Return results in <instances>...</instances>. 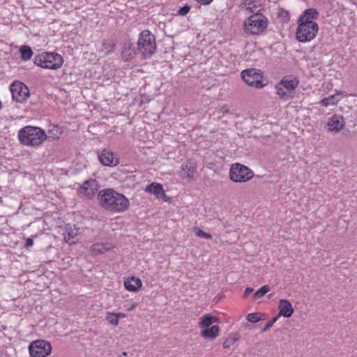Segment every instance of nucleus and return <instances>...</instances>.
Segmentation results:
<instances>
[{"label":"nucleus","mask_w":357,"mask_h":357,"mask_svg":"<svg viewBox=\"0 0 357 357\" xmlns=\"http://www.w3.org/2000/svg\"><path fill=\"white\" fill-rule=\"evenodd\" d=\"M98 196L100 206L111 212H124L130 206L127 197L112 188L101 190Z\"/></svg>","instance_id":"nucleus-1"},{"label":"nucleus","mask_w":357,"mask_h":357,"mask_svg":"<svg viewBox=\"0 0 357 357\" xmlns=\"http://www.w3.org/2000/svg\"><path fill=\"white\" fill-rule=\"evenodd\" d=\"M47 137L45 131L37 126H26L20 129L17 132V139L20 143L29 147L40 146Z\"/></svg>","instance_id":"nucleus-2"},{"label":"nucleus","mask_w":357,"mask_h":357,"mask_svg":"<svg viewBox=\"0 0 357 357\" xmlns=\"http://www.w3.org/2000/svg\"><path fill=\"white\" fill-rule=\"evenodd\" d=\"M137 52L143 59L150 58L156 50L155 38L149 30L142 31L137 43Z\"/></svg>","instance_id":"nucleus-3"},{"label":"nucleus","mask_w":357,"mask_h":357,"mask_svg":"<svg viewBox=\"0 0 357 357\" xmlns=\"http://www.w3.org/2000/svg\"><path fill=\"white\" fill-rule=\"evenodd\" d=\"M33 62L38 66L46 69L56 70L61 67L63 57L55 52H43L35 56Z\"/></svg>","instance_id":"nucleus-4"},{"label":"nucleus","mask_w":357,"mask_h":357,"mask_svg":"<svg viewBox=\"0 0 357 357\" xmlns=\"http://www.w3.org/2000/svg\"><path fill=\"white\" fill-rule=\"evenodd\" d=\"M267 25V18L258 11L250 16L244 22L245 31L252 35L261 34L266 29Z\"/></svg>","instance_id":"nucleus-5"},{"label":"nucleus","mask_w":357,"mask_h":357,"mask_svg":"<svg viewBox=\"0 0 357 357\" xmlns=\"http://www.w3.org/2000/svg\"><path fill=\"white\" fill-rule=\"evenodd\" d=\"M319 31L317 23H298L296 38L301 43H307L313 40Z\"/></svg>","instance_id":"nucleus-6"},{"label":"nucleus","mask_w":357,"mask_h":357,"mask_svg":"<svg viewBox=\"0 0 357 357\" xmlns=\"http://www.w3.org/2000/svg\"><path fill=\"white\" fill-rule=\"evenodd\" d=\"M254 172L245 165L240 163L231 165L229 169V178L236 183H245L252 178Z\"/></svg>","instance_id":"nucleus-7"},{"label":"nucleus","mask_w":357,"mask_h":357,"mask_svg":"<svg viewBox=\"0 0 357 357\" xmlns=\"http://www.w3.org/2000/svg\"><path fill=\"white\" fill-rule=\"evenodd\" d=\"M51 351V344L44 340H35L29 347V352L31 357H47Z\"/></svg>","instance_id":"nucleus-8"},{"label":"nucleus","mask_w":357,"mask_h":357,"mask_svg":"<svg viewBox=\"0 0 357 357\" xmlns=\"http://www.w3.org/2000/svg\"><path fill=\"white\" fill-rule=\"evenodd\" d=\"M10 91L13 100L23 103L30 96L29 89L26 85L20 81H14L10 85Z\"/></svg>","instance_id":"nucleus-9"},{"label":"nucleus","mask_w":357,"mask_h":357,"mask_svg":"<svg viewBox=\"0 0 357 357\" xmlns=\"http://www.w3.org/2000/svg\"><path fill=\"white\" fill-rule=\"evenodd\" d=\"M241 77L243 80L250 86L257 89H261L264 86L262 83L263 75L259 70L255 68H249L241 72Z\"/></svg>","instance_id":"nucleus-10"},{"label":"nucleus","mask_w":357,"mask_h":357,"mask_svg":"<svg viewBox=\"0 0 357 357\" xmlns=\"http://www.w3.org/2000/svg\"><path fill=\"white\" fill-rule=\"evenodd\" d=\"M100 188L98 182L95 179H89L84 182L78 189V195L81 197L92 199Z\"/></svg>","instance_id":"nucleus-11"},{"label":"nucleus","mask_w":357,"mask_h":357,"mask_svg":"<svg viewBox=\"0 0 357 357\" xmlns=\"http://www.w3.org/2000/svg\"><path fill=\"white\" fill-rule=\"evenodd\" d=\"M100 162L104 166L115 167L119 163V158H115L112 151L108 149H104L98 152Z\"/></svg>","instance_id":"nucleus-12"},{"label":"nucleus","mask_w":357,"mask_h":357,"mask_svg":"<svg viewBox=\"0 0 357 357\" xmlns=\"http://www.w3.org/2000/svg\"><path fill=\"white\" fill-rule=\"evenodd\" d=\"M79 228L75 225L67 224L63 233L64 241L69 245L75 244L77 241V236L79 234Z\"/></svg>","instance_id":"nucleus-13"},{"label":"nucleus","mask_w":357,"mask_h":357,"mask_svg":"<svg viewBox=\"0 0 357 357\" xmlns=\"http://www.w3.org/2000/svg\"><path fill=\"white\" fill-rule=\"evenodd\" d=\"M345 121L342 115L334 114L329 119L327 123L328 130L333 132H339L344 126Z\"/></svg>","instance_id":"nucleus-14"},{"label":"nucleus","mask_w":357,"mask_h":357,"mask_svg":"<svg viewBox=\"0 0 357 357\" xmlns=\"http://www.w3.org/2000/svg\"><path fill=\"white\" fill-rule=\"evenodd\" d=\"M145 191L155 195L157 198L162 199L165 201H167L168 199V197L165 194L162 185L160 183H152L148 185L145 189Z\"/></svg>","instance_id":"nucleus-15"},{"label":"nucleus","mask_w":357,"mask_h":357,"mask_svg":"<svg viewBox=\"0 0 357 357\" xmlns=\"http://www.w3.org/2000/svg\"><path fill=\"white\" fill-rule=\"evenodd\" d=\"M319 13L315 8H307L300 15L298 23H316L313 20L317 19Z\"/></svg>","instance_id":"nucleus-16"},{"label":"nucleus","mask_w":357,"mask_h":357,"mask_svg":"<svg viewBox=\"0 0 357 357\" xmlns=\"http://www.w3.org/2000/svg\"><path fill=\"white\" fill-rule=\"evenodd\" d=\"M278 307L280 311L279 314L277 315L278 317L279 316H283L284 317L289 318L292 315L294 312V308L291 303L287 299L280 300Z\"/></svg>","instance_id":"nucleus-17"},{"label":"nucleus","mask_w":357,"mask_h":357,"mask_svg":"<svg viewBox=\"0 0 357 357\" xmlns=\"http://www.w3.org/2000/svg\"><path fill=\"white\" fill-rule=\"evenodd\" d=\"M280 82L281 85H282V87L286 89L287 93L291 96L298 85V79L291 76L283 77Z\"/></svg>","instance_id":"nucleus-18"},{"label":"nucleus","mask_w":357,"mask_h":357,"mask_svg":"<svg viewBox=\"0 0 357 357\" xmlns=\"http://www.w3.org/2000/svg\"><path fill=\"white\" fill-rule=\"evenodd\" d=\"M137 50H135V47L130 42L124 43V46L122 51V56L126 61L132 60L136 55Z\"/></svg>","instance_id":"nucleus-19"},{"label":"nucleus","mask_w":357,"mask_h":357,"mask_svg":"<svg viewBox=\"0 0 357 357\" xmlns=\"http://www.w3.org/2000/svg\"><path fill=\"white\" fill-rule=\"evenodd\" d=\"M142 286L141 280L134 276L124 281L125 289L129 291H137Z\"/></svg>","instance_id":"nucleus-20"},{"label":"nucleus","mask_w":357,"mask_h":357,"mask_svg":"<svg viewBox=\"0 0 357 357\" xmlns=\"http://www.w3.org/2000/svg\"><path fill=\"white\" fill-rule=\"evenodd\" d=\"M220 327L218 325H214L211 328L208 327L204 328L201 332V335L206 339H215L219 334Z\"/></svg>","instance_id":"nucleus-21"},{"label":"nucleus","mask_w":357,"mask_h":357,"mask_svg":"<svg viewBox=\"0 0 357 357\" xmlns=\"http://www.w3.org/2000/svg\"><path fill=\"white\" fill-rule=\"evenodd\" d=\"M195 172L196 167L195 166L183 164L181 167L179 176L183 178H192Z\"/></svg>","instance_id":"nucleus-22"},{"label":"nucleus","mask_w":357,"mask_h":357,"mask_svg":"<svg viewBox=\"0 0 357 357\" xmlns=\"http://www.w3.org/2000/svg\"><path fill=\"white\" fill-rule=\"evenodd\" d=\"M218 319L209 314H204L202 317L200 321L199 322V326L200 328H208L214 322H216Z\"/></svg>","instance_id":"nucleus-23"},{"label":"nucleus","mask_w":357,"mask_h":357,"mask_svg":"<svg viewBox=\"0 0 357 357\" xmlns=\"http://www.w3.org/2000/svg\"><path fill=\"white\" fill-rule=\"evenodd\" d=\"M112 246L109 243H95L91 246V250L96 255L102 254L109 250Z\"/></svg>","instance_id":"nucleus-24"},{"label":"nucleus","mask_w":357,"mask_h":357,"mask_svg":"<svg viewBox=\"0 0 357 357\" xmlns=\"http://www.w3.org/2000/svg\"><path fill=\"white\" fill-rule=\"evenodd\" d=\"M340 101V98L338 94H335L330 96L329 97L325 98L322 99L319 104L321 106L328 107L329 105H336Z\"/></svg>","instance_id":"nucleus-25"},{"label":"nucleus","mask_w":357,"mask_h":357,"mask_svg":"<svg viewBox=\"0 0 357 357\" xmlns=\"http://www.w3.org/2000/svg\"><path fill=\"white\" fill-rule=\"evenodd\" d=\"M20 52L21 54V58L24 61L31 59L33 54L31 48L27 45L21 46L20 48Z\"/></svg>","instance_id":"nucleus-26"},{"label":"nucleus","mask_w":357,"mask_h":357,"mask_svg":"<svg viewBox=\"0 0 357 357\" xmlns=\"http://www.w3.org/2000/svg\"><path fill=\"white\" fill-rule=\"evenodd\" d=\"M275 89L277 95H278L280 98L282 99L287 100L291 97V95L287 93L286 89L282 87V85H281L280 82L276 85Z\"/></svg>","instance_id":"nucleus-27"},{"label":"nucleus","mask_w":357,"mask_h":357,"mask_svg":"<svg viewBox=\"0 0 357 357\" xmlns=\"http://www.w3.org/2000/svg\"><path fill=\"white\" fill-rule=\"evenodd\" d=\"M270 287L268 285H264L259 289L257 291L253 294V298L257 300L259 298L264 296L266 293L270 291Z\"/></svg>","instance_id":"nucleus-28"},{"label":"nucleus","mask_w":357,"mask_h":357,"mask_svg":"<svg viewBox=\"0 0 357 357\" xmlns=\"http://www.w3.org/2000/svg\"><path fill=\"white\" fill-rule=\"evenodd\" d=\"M105 319L114 326H117L119 324L118 317L116 313L108 312L105 317Z\"/></svg>","instance_id":"nucleus-29"},{"label":"nucleus","mask_w":357,"mask_h":357,"mask_svg":"<svg viewBox=\"0 0 357 357\" xmlns=\"http://www.w3.org/2000/svg\"><path fill=\"white\" fill-rule=\"evenodd\" d=\"M246 319L251 323H257L261 320L260 314L257 312L250 313L247 315Z\"/></svg>","instance_id":"nucleus-30"},{"label":"nucleus","mask_w":357,"mask_h":357,"mask_svg":"<svg viewBox=\"0 0 357 357\" xmlns=\"http://www.w3.org/2000/svg\"><path fill=\"white\" fill-rule=\"evenodd\" d=\"M194 231H195V235L199 237L204 238L206 239L212 238V236L209 233H206L202 229H201L199 228H197V227L195 228Z\"/></svg>","instance_id":"nucleus-31"},{"label":"nucleus","mask_w":357,"mask_h":357,"mask_svg":"<svg viewBox=\"0 0 357 357\" xmlns=\"http://www.w3.org/2000/svg\"><path fill=\"white\" fill-rule=\"evenodd\" d=\"M238 340V338L235 337H229L227 339L225 340V341L223 343V347L227 349L229 348L231 345H233L236 341Z\"/></svg>","instance_id":"nucleus-32"},{"label":"nucleus","mask_w":357,"mask_h":357,"mask_svg":"<svg viewBox=\"0 0 357 357\" xmlns=\"http://www.w3.org/2000/svg\"><path fill=\"white\" fill-rule=\"evenodd\" d=\"M278 16L280 18H282L283 20L286 21H289L290 20V15L287 10H284V8H281L278 12Z\"/></svg>","instance_id":"nucleus-33"},{"label":"nucleus","mask_w":357,"mask_h":357,"mask_svg":"<svg viewBox=\"0 0 357 357\" xmlns=\"http://www.w3.org/2000/svg\"><path fill=\"white\" fill-rule=\"evenodd\" d=\"M278 320V316H275L273 318H272L264 326V328L261 329V332H266L267 331L268 329H270L273 325L274 324V323Z\"/></svg>","instance_id":"nucleus-34"},{"label":"nucleus","mask_w":357,"mask_h":357,"mask_svg":"<svg viewBox=\"0 0 357 357\" xmlns=\"http://www.w3.org/2000/svg\"><path fill=\"white\" fill-rule=\"evenodd\" d=\"M102 45L105 47V53L106 54L112 52H113L114 50L115 45L114 43H104L102 44Z\"/></svg>","instance_id":"nucleus-35"},{"label":"nucleus","mask_w":357,"mask_h":357,"mask_svg":"<svg viewBox=\"0 0 357 357\" xmlns=\"http://www.w3.org/2000/svg\"><path fill=\"white\" fill-rule=\"evenodd\" d=\"M190 10V7L188 5H185L184 6L180 8V9L178 11V13L181 15H187Z\"/></svg>","instance_id":"nucleus-36"},{"label":"nucleus","mask_w":357,"mask_h":357,"mask_svg":"<svg viewBox=\"0 0 357 357\" xmlns=\"http://www.w3.org/2000/svg\"><path fill=\"white\" fill-rule=\"evenodd\" d=\"M257 7L256 5H253L252 6L246 7V10H250V12L252 13L253 14H255L257 11H258V13H259L260 10H257Z\"/></svg>","instance_id":"nucleus-37"},{"label":"nucleus","mask_w":357,"mask_h":357,"mask_svg":"<svg viewBox=\"0 0 357 357\" xmlns=\"http://www.w3.org/2000/svg\"><path fill=\"white\" fill-rule=\"evenodd\" d=\"M33 245V239L31 238H27L26 239L25 247L29 248V247H31Z\"/></svg>","instance_id":"nucleus-38"},{"label":"nucleus","mask_w":357,"mask_h":357,"mask_svg":"<svg viewBox=\"0 0 357 357\" xmlns=\"http://www.w3.org/2000/svg\"><path fill=\"white\" fill-rule=\"evenodd\" d=\"M198 3L202 5H208L213 0H196Z\"/></svg>","instance_id":"nucleus-39"},{"label":"nucleus","mask_w":357,"mask_h":357,"mask_svg":"<svg viewBox=\"0 0 357 357\" xmlns=\"http://www.w3.org/2000/svg\"><path fill=\"white\" fill-rule=\"evenodd\" d=\"M252 291H253V289H252L250 287H247L244 291V296H248Z\"/></svg>","instance_id":"nucleus-40"},{"label":"nucleus","mask_w":357,"mask_h":357,"mask_svg":"<svg viewBox=\"0 0 357 357\" xmlns=\"http://www.w3.org/2000/svg\"><path fill=\"white\" fill-rule=\"evenodd\" d=\"M220 112L225 114V113H228L229 112V109L227 107V106H223L220 108Z\"/></svg>","instance_id":"nucleus-41"},{"label":"nucleus","mask_w":357,"mask_h":357,"mask_svg":"<svg viewBox=\"0 0 357 357\" xmlns=\"http://www.w3.org/2000/svg\"><path fill=\"white\" fill-rule=\"evenodd\" d=\"M252 3V1L250 0H245L244 2H243V5L246 8L248 6H251V4Z\"/></svg>","instance_id":"nucleus-42"},{"label":"nucleus","mask_w":357,"mask_h":357,"mask_svg":"<svg viewBox=\"0 0 357 357\" xmlns=\"http://www.w3.org/2000/svg\"><path fill=\"white\" fill-rule=\"evenodd\" d=\"M116 314L118 317V320H119L120 318H124L126 317V314L123 312H118L116 313Z\"/></svg>","instance_id":"nucleus-43"},{"label":"nucleus","mask_w":357,"mask_h":357,"mask_svg":"<svg viewBox=\"0 0 357 357\" xmlns=\"http://www.w3.org/2000/svg\"><path fill=\"white\" fill-rule=\"evenodd\" d=\"M137 305V303H133L128 310L129 311H132L136 308Z\"/></svg>","instance_id":"nucleus-44"},{"label":"nucleus","mask_w":357,"mask_h":357,"mask_svg":"<svg viewBox=\"0 0 357 357\" xmlns=\"http://www.w3.org/2000/svg\"><path fill=\"white\" fill-rule=\"evenodd\" d=\"M51 137H52V138H54V139H56V138H59V135H58L57 134H53V135H52V136H51Z\"/></svg>","instance_id":"nucleus-45"},{"label":"nucleus","mask_w":357,"mask_h":357,"mask_svg":"<svg viewBox=\"0 0 357 357\" xmlns=\"http://www.w3.org/2000/svg\"><path fill=\"white\" fill-rule=\"evenodd\" d=\"M128 354L127 352H123L122 354L119 356V357H123V356H127Z\"/></svg>","instance_id":"nucleus-46"},{"label":"nucleus","mask_w":357,"mask_h":357,"mask_svg":"<svg viewBox=\"0 0 357 357\" xmlns=\"http://www.w3.org/2000/svg\"><path fill=\"white\" fill-rule=\"evenodd\" d=\"M54 129H52V130H50V133H51V134L52 133V134H53V131H54Z\"/></svg>","instance_id":"nucleus-47"}]
</instances>
